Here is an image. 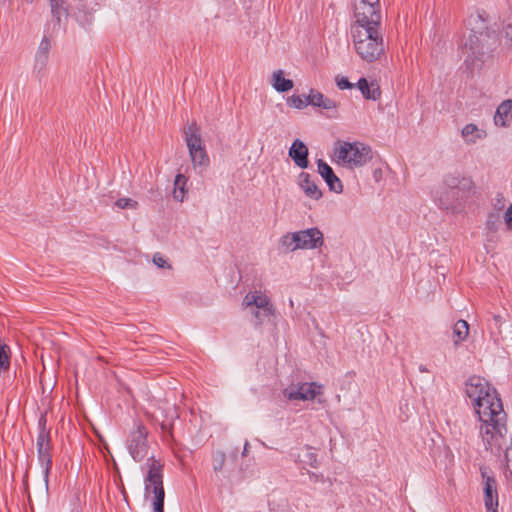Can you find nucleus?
I'll list each match as a JSON object with an SVG mask.
<instances>
[{"label": "nucleus", "mask_w": 512, "mask_h": 512, "mask_svg": "<svg viewBox=\"0 0 512 512\" xmlns=\"http://www.w3.org/2000/svg\"><path fill=\"white\" fill-rule=\"evenodd\" d=\"M474 189L471 177L459 172L447 173L435 191L434 200L439 208L455 213L463 208L464 203L474 194Z\"/></svg>", "instance_id": "nucleus-1"}, {"label": "nucleus", "mask_w": 512, "mask_h": 512, "mask_svg": "<svg viewBox=\"0 0 512 512\" xmlns=\"http://www.w3.org/2000/svg\"><path fill=\"white\" fill-rule=\"evenodd\" d=\"M381 27L351 25V37L355 52L357 55L368 63H372L380 59L384 55L386 45L383 35L380 31Z\"/></svg>", "instance_id": "nucleus-2"}, {"label": "nucleus", "mask_w": 512, "mask_h": 512, "mask_svg": "<svg viewBox=\"0 0 512 512\" xmlns=\"http://www.w3.org/2000/svg\"><path fill=\"white\" fill-rule=\"evenodd\" d=\"M334 155L339 164L350 169L362 167L373 158L370 146L361 142L339 141Z\"/></svg>", "instance_id": "nucleus-3"}, {"label": "nucleus", "mask_w": 512, "mask_h": 512, "mask_svg": "<svg viewBox=\"0 0 512 512\" xmlns=\"http://www.w3.org/2000/svg\"><path fill=\"white\" fill-rule=\"evenodd\" d=\"M147 474L144 479L145 497L154 495V512H164L165 491L163 487V464L160 460L150 457L147 460Z\"/></svg>", "instance_id": "nucleus-4"}, {"label": "nucleus", "mask_w": 512, "mask_h": 512, "mask_svg": "<svg viewBox=\"0 0 512 512\" xmlns=\"http://www.w3.org/2000/svg\"><path fill=\"white\" fill-rule=\"evenodd\" d=\"M185 141L194 167H207L209 157L202 143L200 128L195 122L185 130Z\"/></svg>", "instance_id": "nucleus-5"}, {"label": "nucleus", "mask_w": 512, "mask_h": 512, "mask_svg": "<svg viewBox=\"0 0 512 512\" xmlns=\"http://www.w3.org/2000/svg\"><path fill=\"white\" fill-rule=\"evenodd\" d=\"M147 435L148 431L146 427L139 423L136 425V429L131 431L128 437L127 449L132 458L137 462L142 461L147 456Z\"/></svg>", "instance_id": "nucleus-6"}, {"label": "nucleus", "mask_w": 512, "mask_h": 512, "mask_svg": "<svg viewBox=\"0 0 512 512\" xmlns=\"http://www.w3.org/2000/svg\"><path fill=\"white\" fill-rule=\"evenodd\" d=\"M37 454L38 461L43 469V477L45 481L46 487L49 482V474L52 467V456H51V446H50V436L49 432L46 431L45 427H42L39 435L37 437Z\"/></svg>", "instance_id": "nucleus-7"}, {"label": "nucleus", "mask_w": 512, "mask_h": 512, "mask_svg": "<svg viewBox=\"0 0 512 512\" xmlns=\"http://www.w3.org/2000/svg\"><path fill=\"white\" fill-rule=\"evenodd\" d=\"M483 479V501L486 512H498L499 496L497 489V481L495 477L488 473L486 467H480Z\"/></svg>", "instance_id": "nucleus-8"}, {"label": "nucleus", "mask_w": 512, "mask_h": 512, "mask_svg": "<svg viewBox=\"0 0 512 512\" xmlns=\"http://www.w3.org/2000/svg\"><path fill=\"white\" fill-rule=\"evenodd\" d=\"M490 336L496 344L508 345L512 342V323L499 314H493L489 323Z\"/></svg>", "instance_id": "nucleus-9"}, {"label": "nucleus", "mask_w": 512, "mask_h": 512, "mask_svg": "<svg viewBox=\"0 0 512 512\" xmlns=\"http://www.w3.org/2000/svg\"><path fill=\"white\" fill-rule=\"evenodd\" d=\"M355 21L351 25L381 27L380 5H360L354 8Z\"/></svg>", "instance_id": "nucleus-10"}, {"label": "nucleus", "mask_w": 512, "mask_h": 512, "mask_svg": "<svg viewBox=\"0 0 512 512\" xmlns=\"http://www.w3.org/2000/svg\"><path fill=\"white\" fill-rule=\"evenodd\" d=\"M322 385L315 382L301 383L297 386H291L283 390V395L288 400H313L321 394Z\"/></svg>", "instance_id": "nucleus-11"}, {"label": "nucleus", "mask_w": 512, "mask_h": 512, "mask_svg": "<svg viewBox=\"0 0 512 512\" xmlns=\"http://www.w3.org/2000/svg\"><path fill=\"white\" fill-rule=\"evenodd\" d=\"M300 249H316L323 245V233L318 228L297 231Z\"/></svg>", "instance_id": "nucleus-12"}, {"label": "nucleus", "mask_w": 512, "mask_h": 512, "mask_svg": "<svg viewBox=\"0 0 512 512\" xmlns=\"http://www.w3.org/2000/svg\"><path fill=\"white\" fill-rule=\"evenodd\" d=\"M243 305L245 307L254 306L257 309L263 310L264 316H270L273 314V306L270 304V299L259 291L249 292L243 299Z\"/></svg>", "instance_id": "nucleus-13"}, {"label": "nucleus", "mask_w": 512, "mask_h": 512, "mask_svg": "<svg viewBox=\"0 0 512 512\" xmlns=\"http://www.w3.org/2000/svg\"><path fill=\"white\" fill-rule=\"evenodd\" d=\"M317 167L318 173L325 180L330 191L341 193L343 191V184L333 169L322 159L317 161Z\"/></svg>", "instance_id": "nucleus-14"}, {"label": "nucleus", "mask_w": 512, "mask_h": 512, "mask_svg": "<svg viewBox=\"0 0 512 512\" xmlns=\"http://www.w3.org/2000/svg\"><path fill=\"white\" fill-rule=\"evenodd\" d=\"M289 156L294 161L295 165H297L299 168L305 169L309 165L308 161V155L309 151L305 143L299 139H296L290 149H289Z\"/></svg>", "instance_id": "nucleus-15"}, {"label": "nucleus", "mask_w": 512, "mask_h": 512, "mask_svg": "<svg viewBox=\"0 0 512 512\" xmlns=\"http://www.w3.org/2000/svg\"><path fill=\"white\" fill-rule=\"evenodd\" d=\"M50 48L51 42L48 37L44 36L35 55L34 71H36L37 74L44 72L49 60Z\"/></svg>", "instance_id": "nucleus-16"}, {"label": "nucleus", "mask_w": 512, "mask_h": 512, "mask_svg": "<svg viewBox=\"0 0 512 512\" xmlns=\"http://www.w3.org/2000/svg\"><path fill=\"white\" fill-rule=\"evenodd\" d=\"M298 185L308 198L319 200L322 197V191L315 181L311 179L310 174L301 172L298 176Z\"/></svg>", "instance_id": "nucleus-17"}, {"label": "nucleus", "mask_w": 512, "mask_h": 512, "mask_svg": "<svg viewBox=\"0 0 512 512\" xmlns=\"http://www.w3.org/2000/svg\"><path fill=\"white\" fill-rule=\"evenodd\" d=\"M494 123L498 127H508L512 123V100H504L496 109Z\"/></svg>", "instance_id": "nucleus-18"}, {"label": "nucleus", "mask_w": 512, "mask_h": 512, "mask_svg": "<svg viewBox=\"0 0 512 512\" xmlns=\"http://www.w3.org/2000/svg\"><path fill=\"white\" fill-rule=\"evenodd\" d=\"M357 88L366 99L378 100L381 96L379 85L376 82L368 83L365 78H360L357 82Z\"/></svg>", "instance_id": "nucleus-19"}, {"label": "nucleus", "mask_w": 512, "mask_h": 512, "mask_svg": "<svg viewBox=\"0 0 512 512\" xmlns=\"http://www.w3.org/2000/svg\"><path fill=\"white\" fill-rule=\"evenodd\" d=\"M461 135L467 144H474L479 139L486 137V132L478 128L476 124L469 123L462 128Z\"/></svg>", "instance_id": "nucleus-20"}, {"label": "nucleus", "mask_w": 512, "mask_h": 512, "mask_svg": "<svg viewBox=\"0 0 512 512\" xmlns=\"http://www.w3.org/2000/svg\"><path fill=\"white\" fill-rule=\"evenodd\" d=\"M279 249L284 253L293 252L300 249L297 232H289L284 234L279 240Z\"/></svg>", "instance_id": "nucleus-21"}, {"label": "nucleus", "mask_w": 512, "mask_h": 512, "mask_svg": "<svg viewBox=\"0 0 512 512\" xmlns=\"http://www.w3.org/2000/svg\"><path fill=\"white\" fill-rule=\"evenodd\" d=\"M469 335V325L465 320H458L452 330V340L454 345H458L465 341Z\"/></svg>", "instance_id": "nucleus-22"}, {"label": "nucleus", "mask_w": 512, "mask_h": 512, "mask_svg": "<svg viewBox=\"0 0 512 512\" xmlns=\"http://www.w3.org/2000/svg\"><path fill=\"white\" fill-rule=\"evenodd\" d=\"M293 81L284 78V72L277 70L272 76V86L277 92H287L293 88Z\"/></svg>", "instance_id": "nucleus-23"}, {"label": "nucleus", "mask_w": 512, "mask_h": 512, "mask_svg": "<svg viewBox=\"0 0 512 512\" xmlns=\"http://www.w3.org/2000/svg\"><path fill=\"white\" fill-rule=\"evenodd\" d=\"M51 14L60 23L62 16H66L68 6L66 0H49Z\"/></svg>", "instance_id": "nucleus-24"}, {"label": "nucleus", "mask_w": 512, "mask_h": 512, "mask_svg": "<svg viewBox=\"0 0 512 512\" xmlns=\"http://www.w3.org/2000/svg\"><path fill=\"white\" fill-rule=\"evenodd\" d=\"M187 178L183 174H178L174 181L173 197L175 200L182 202L186 194Z\"/></svg>", "instance_id": "nucleus-25"}, {"label": "nucleus", "mask_w": 512, "mask_h": 512, "mask_svg": "<svg viewBox=\"0 0 512 512\" xmlns=\"http://www.w3.org/2000/svg\"><path fill=\"white\" fill-rule=\"evenodd\" d=\"M299 462L308 465L312 468L318 467L317 454L311 447H305L302 453L298 454Z\"/></svg>", "instance_id": "nucleus-26"}, {"label": "nucleus", "mask_w": 512, "mask_h": 512, "mask_svg": "<svg viewBox=\"0 0 512 512\" xmlns=\"http://www.w3.org/2000/svg\"><path fill=\"white\" fill-rule=\"evenodd\" d=\"M287 103L289 106L296 109H304L308 105V97L300 95H292L288 98Z\"/></svg>", "instance_id": "nucleus-27"}, {"label": "nucleus", "mask_w": 512, "mask_h": 512, "mask_svg": "<svg viewBox=\"0 0 512 512\" xmlns=\"http://www.w3.org/2000/svg\"><path fill=\"white\" fill-rule=\"evenodd\" d=\"M307 97L308 105L319 107L325 96L321 92L311 89Z\"/></svg>", "instance_id": "nucleus-28"}, {"label": "nucleus", "mask_w": 512, "mask_h": 512, "mask_svg": "<svg viewBox=\"0 0 512 512\" xmlns=\"http://www.w3.org/2000/svg\"><path fill=\"white\" fill-rule=\"evenodd\" d=\"M226 455L224 452H216L213 455V470L220 472L225 464Z\"/></svg>", "instance_id": "nucleus-29"}, {"label": "nucleus", "mask_w": 512, "mask_h": 512, "mask_svg": "<svg viewBox=\"0 0 512 512\" xmlns=\"http://www.w3.org/2000/svg\"><path fill=\"white\" fill-rule=\"evenodd\" d=\"M115 205L120 209H136L138 206L137 201L131 198H119Z\"/></svg>", "instance_id": "nucleus-30"}, {"label": "nucleus", "mask_w": 512, "mask_h": 512, "mask_svg": "<svg viewBox=\"0 0 512 512\" xmlns=\"http://www.w3.org/2000/svg\"><path fill=\"white\" fill-rule=\"evenodd\" d=\"M319 107L325 110H336L338 103L335 100L325 96Z\"/></svg>", "instance_id": "nucleus-31"}, {"label": "nucleus", "mask_w": 512, "mask_h": 512, "mask_svg": "<svg viewBox=\"0 0 512 512\" xmlns=\"http://www.w3.org/2000/svg\"><path fill=\"white\" fill-rule=\"evenodd\" d=\"M153 263L159 268H171V266L167 263L166 259L160 253H156L153 256Z\"/></svg>", "instance_id": "nucleus-32"}, {"label": "nucleus", "mask_w": 512, "mask_h": 512, "mask_svg": "<svg viewBox=\"0 0 512 512\" xmlns=\"http://www.w3.org/2000/svg\"><path fill=\"white\" fill-rule=\"evenodd\" d=\"M336 83H337L338 88L341 90L351 89L353 87V84L350 83L348 78H346V77H341V78L337 77Z\"/></svg>", "instance_id": "nucleus-33"}, {"label": "nucleus", "mask_w": 512, "mask_h": 512, "mask_svg": "<svg viewBox=\"0 0 512 512\" xmlns=\"http://www.w3.org/2000/svg\"><path fill=\"white\" fill-rule=\"evenodd\" d=\"M504 221L507 229L512 231V204L509 205L504 214Z\"/></svg>", "instance_id": "nucleus-34"}, {"label": "nucleus", "mask_w": 512, "mask_h": 512, "mask_svg": "<svg viewBox=\"0 0 512 512\" xmlns=\"http://www.w3.org/2000/svg\"><path fill=\"white\" fill-rule=\"evenodd\" d=\"M497 222H498V216L494 214H490L487 220V227L490 230H496L497 229Z\"/></svg>", "instance_id": "nucleus-35"}, {"label": "nucleus", "mask_w": 512, "mask_h": 512, "mask_svg": "<svg viewBox=\"0 0 512 512\" xmlns=\"http://www.w3.org/2000/svg\"><path fill=\"white\" fill-rule=\"evenodd\" d=\"M252 314L256 319V323H255L256 325L262 324L263 319L267 317V316L263 315V310L257 309V308H256V310L252 311Z\"/></svg>", "instance_id": "nucleus-36"}, {"label": "nucleus", "mask_w": 512, "mask_h": 512, "mask_svg": "<svg viewBox=\"0 0 512 512\" xmlns=\"http://www.w3.org/2000/svg\"><path fill=\"white\" fill-rule=\"evenodd\" d=\"M358 4L360 5H363V4H366V5H380V2L379 0H354V8L355 7H358Z\"/></svg>", "instance_id": "nucleus-37"}, {"label": "nucleus", "mask_w": 512, "mask_h": 512, "mask_svg": "<svg viewBox=\"0 0 512 512\" xmlns=\"http://www.w3.org/2000/svg\"><path fill=\"white\" fill-rule=\"evenodd\" d=\"M474 38L477 40L476 35L471 33V34H470V36H469V40H470V47H469V49L471 50V52H472L473 54H474V53L477 51V49H478V46L474 44V41H473V39H474Z\"/></svg>", "instance_id": "nucleus-38"}, {"label": "nucleus", "mask_w": 512, "mask_h": 512, "mask_svg": "<svg viewBox=\"0 0 512 512\" xmlns=\"http://www.w3.org/2000/svg\"><path fill=\"white\" fill-rule=\"evenodd\" d=\"M505 33L507 36H509L512 39V25L509 24L505 27Z\"/></svg>", "instance_id": "nucleus-39"}, {"label": "nucleus", "mask_w": 512, "mask_h": 512, "mask_svg": "<svg viewBox=\"0 0 512 512\" xmlns=\"http://www.w3.org/2000/svg\"><path fill=\"white\" fill-rule=\"evenodd\" d=\"M419 371L422 372V373L428 372L427 368L424 365H420L419 366Z\"/></svg>", "instance_id": "nucleus-40"}, {"label": "nucleus", "mask_w": 512, "mask_h": 512, "mask_svg": "<svg viewBox=\"0 0 512 512\" xmlns=\"http://www.w3.org/2000/svg\"><path fill=\"white\" fill-rule=\"evenodd\" d=\"M248 446H249V444H248V442H246V443H245V446H244V451H243V453H242L244 456H245V455H246V453H247V448H248Z\"/></svg>", "instance_id": "nucleus-41"}, {"label": "nucleus", "mask_w": 512, "mask_h": 512, "mask_svg": "<svg viewBox=\"0 0 512 512\" xmlns=\"http://www.w3.org/2000/svg\"><path fill=\"white\" fill-rule=\"evenodd\" d=\"M177 417H178V415H177V413L174 411V413L171 415V420H173L174 418H177Z\"/></svg>", "instance_id": "nucleus-42"}]
</instances>
